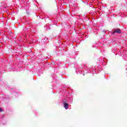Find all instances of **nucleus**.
Segmentation results:
<instances>
[{
	"label": "nucleus",
	"instance_id": "obj_1",
	"mask_svg": "<svg viewBox=\"0 0 127 127\" xmlns=\"http://www.w3.org/2000/svg\"><path fill=\"white\" fill-rule=\"evenodd\" d=\"M115 33L121 34L122 33V30L121 29H115L113 32V34H115Z\"/></svg>",
	"mask_w": 127,
	"mask_h": 127
},
{
	"label": "nucleus",
	"instance_id": "obj_2",
	"mask_svg": "<svg viewBox=\"0 0 127 127\" xmlns=\"http://www.w3.org/2000/svg\"><path fill=\"white\" fill-rule=\"evenodd\" d=\"M63 104L64 105V108L65 109V110H68L69 104H68V103H66L65 102H63Z\"/></svg>",
	"mask_w": 127,
	"mask_h": 127
},
{
	"label": "nucleus",
	"instance_id": "obj_3",
	"mask_svg": "<svg viewBox=\"0 0 127 127\" xmlns=\"http://www.w3.org/2000/svg\"><path fill=\"white\" fill-rule=\"evenodd\" d=\"M3 112V110H2V109H1V108H0V113H1Z\"/></svg>",
	"mask_w": 127,
	"mask_h": 127
}]
</instances>
